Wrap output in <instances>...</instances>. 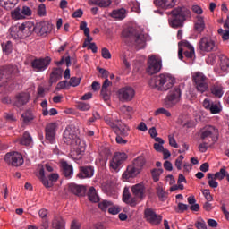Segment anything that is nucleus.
<instances>
[{
  "instance_id": "52",
  "label": "nucleus",
  "mask_w": 229,
  "mask_h": 229,
  "mask_svg": "<svg viewBox=\"0 0 229 229\" xmlns=\"http://www.w3.org/2000/svg\"><path fill=\"white\" fill-rule=\"evenodd\" d=\"M105 122L106 123V124L108 126H110V128H112L114 130V131H115L116 127H117V122H114V119L112 117H106L105 119Z\"/></svg>"
},
{
  "instance_id": "34",
  "label": "nucleus",
  "mask_w": 229,
  "mask_h": 229,
  "mask_svg": "<svg viewBox=\"0 0 229 229\" xmlns=\"http://www.w3.org/2000/svg\"><path fill=\"white\" fill-rule=\"evenodd\" d=\"M182 46L188 49L184 51V56H186V58H192L195 55L194 47L188 41H182Z\"/></svg>"
},
{
  "instance_id": "8",
  "label": "nucleus",
  "mask_w": 229,
  "mask_h": 229,
  "mask_svg": "<svg viewBox=\"0 0 229 229\" xmlns=\"http://www.w3.org/2000/svg\"><path fill=\"white\" fill-rule=\"evenodd\" d=\"M182 97V90L180 88H174V89L170 90L166 98H165V105L168 108L174 106L179 101L180 98Z\"/></svg>"
},
{
  "instance_id": "15",
  "label": "nucleus",
  "mask_w": 229,
  "mask_h": 229,
  "mask_svg": "<svg viewBox=\"0 0 229 229\" xmlns=\"http://www.w3.org/2000/svg\"><path fill=\"white\" fill-rule=\"evenodd\" d=\"M118 97L120 101H131L135 98V89L131 87H123L118 90Z\"/></svg>"
},
{
  "instance_id": "7",
  "label": "nucleus",
  "mask_w": 229,
  "mask_h": 229,
  "mask_svg": "<svg viewBox=\"0 0 229 229\" xmlns=\"http://www.w3.org/2000/svg\"><path fill=\"white\" fill-rule=\"evenodd\" d=\"M199 49L202 53H212L217 51V44L212 38L203 37L199 42Z\"/></svg>"
},
{
  "instance_id": "10",
  "label": "nucleus",
  "mask_w": 229,
  "mask_h": 229,
  "mask_svg": "<svg viewBox=\"0 0 229 229\" xmlns=\"http://www.w3.org/2000/svg\"><path fill=\"white\" fill-rule=\"evenodd\" d=\"M4 161L9 165H13V167H19L24 164V158L22 155L19 152H9L4 157Z\"/></svg>"
},
{
  "instance_id": "58",
  "label": "nucleus",
  "mask_w": 229,
  "mask_h": 229,
  "mask_svg": "<svg viewBox=\"0 0 229 229\" xmlns=\"http://www.w3.org/2000/svg\"><path fill=\"white\" fill-rule=\"evenodd\" d=\"M100 155L103 157V158H108V157L112 155V152H110V148H102L100 150Z\"/></svg>"
},
{
  "instance_id": "22",
  "label": "nucleus",
  "mask_w": 229,
  "mask_h": 229,
  "mask_svg": "<svg viewBox=\"0 0 229 229\" xmlns=\"http://www.w3.org/2000/svg\"><path fill=\"white\" fill-rule=\"evenodd\" d=\"M30 101V96L28 93H20L15 96L13 100V106H17V108H21V106H24Z\"/></svg>"
},
{
  "instance_id": "16",
  "label": "nucleus",
  "mask_w": 229,
  "mask_h": 229,
  "mask_svg": "<svg viewBox=\"0 0 229 229\" xmlns=\"http://www.w3.org/2000/svg\"><path fill=\"white\" fill-rule=\"evenodd\" d=\"M32 11L30 7L24 5L21 7H17L12 12L13 19L19 21L21 19H26V17L31 16Z\"/></svg>"
},
{
  "instance_id": "23",
  "label": "nucleus",
  "mask_w": 229,
  "mask_h": 229,
  "mask_svg": "<svg viewBox=\"0 0 229 229\" xmlns=\"http://www.w3.org/2000/svg\"><path fill=\"white\" fill-rule=\"evenodd\" d=\"M117 125L114 129V133L120 135L121 137H128L130 135V128L128 125L122 123L121 120H116Z\"/></svg>"
},
{
  "instance_id": "20",
  "label": "nucleus",
  "mask_w": 229,
  "mask_h": 229,
  "mask_svg": "<svg viewBox=\"0 0 229 229\" xmlns=\"http://www.w3.org/2000/svg\"><path fill=\"white\" fill-rule=\"evenodd\" d=\"M94 176V166H80L77 178L79 180H85L86 178H92Z\"/></svg>"
},
{
  "instance_id": "24",
  "label": "nucleus",
  "mask_w": 229,
  "mask_h": 229,
  "mask_svg": "<svg viewBox=\"0 0 229 229\" xmlns=\"http://www.w3.org/2000/svg\"><path fill=\"white\" fill-rule=\"evenodd\" d=\"M62 74H64V70L62 68H54L50 73L48 81L49 85H54L55 83H57L59 80H62Z\"/></svg>"
},
{
  "instance_id": "18",
  "label": "nucleus",
  "mask_w": 229,
  "mask_h": 229,
  "mask_svg": "<svg viewBox=\"0 0 229 229\" xmlns=\"http://www.w3.org/2000/svg\"><path fill=\"white\" fill-rule=\"evenodd\" d=\"M64 140L68 146H74L78 144L80 139L71 128H66L64 131Z\"/></svg>"
},
{
  "instance_id": "59",
  "label": "nucleus",
  "mask_w": 229,
  "mask_h": 229,
  "mask_svg": "<svg viewBox=\"0 0 229 229\" xmlns=\"http://www.w3.org/2000/svg\"><path fill=\"white\" fill-rule=\"evenodd\" d=\"M178 212L180 214H183V212H185L186 210H189V205L179 202L178 204Z\"/></svg>"
},
{
  "instance_id": "11",
  "label": "nucleus",
  "mask_w": 229,
  "mask_h": 229,
  "mask_svg": "<svg viewBox=\"0 0 229 229\" xmlns=\"http://www.w3.org/2000/svg\"><path fill=\"white\" fill-rule=\"evenodd\" d=\"M38 178L40 179V181L42 182L44 187H46V189H51V187H53V182H55L58 181V174H51L50 175H48V180L47 178H46V173L44 171V166H42L39 169V175Z\"/></svg>"
},
{
  "instance_id": "17",
  "label": "nucleus",
  "mask_w": 229,
  "mask_h": 229,
  "mask_svg": "<svg viewBox=\"0 0 229 229\" xmlns=\"http://www.w3.org/2000/svg\"><path fill=\"white\" fill-rule=\"evenodd\" d=\"M35 32V24L31 21L24 22L20 25L19 38H26Z\"/></svg>"
},
{
  "instance_id": "31",
  "label": "nucleus",
  "mask_w": 229,
  "mask_h": 229,
  "mask_svg": "<svg viewBox=\"0 0 229 229\" xmlns=\"http://www.w3.org/2000/svg\"><path fill=\"white\" fill-rule=\"evenodd\" d=\"M89 4L91 6H99L100 8H108L112 4V0H89Z\"/></svg>"
},
{
  "instance_id": "19",
  "label": "nucleus",
  "mask_w": 229,
  "mask_h": 229,
  "mask_svg": "<svg viewBox=\"0 0 229 229\" xmlns=\"http://www.w3.org/2000/svg\"><path fill=\"white\" fill-rule=\"evenodd\" d=\"M145 217L151 225H160L162 223V216L157 215L151 208L145 209Z\"/></svg>"
},
{
  "instance_id": "29",
  "label": "nucleus",
  "mask_w": 229,
  "mask_h": 229,
  "mask_svg": "<svg viewBox=\"0 0 229 229\" xmlns=\"http://www.w3.org/2000/svg\"><path fill=\"white\" fill-rule=\"evenodd\" d=\"M140 174V172L134 168L132 165H130L126 171L123 174L122 178H123V180H130V178H135V176Z\"/></svg>"
},
{
  "instance_id": "36",
  "label": "nucleus",
  "mask_w": 229,
  "mask_h": 229,
  "mask_svg": "<svg viewBox=\"0 0 229 229\" xmlns=\"http://www.w3.org/2000/svg\"><path fill=\"white\" fill-rule=\"evenodd\" d=\"M18 0H0V5L5 10H12L17 4Z\"/></svg>"
},
{
  "instance_id": "45",
  "label": "nucleus",
  "mask_w": 229,
  "mask_h": 229,
  "mask_svg": "<svg viewBox=\"0 0 229 229\" xmlns=\"http://www.w3.org/2000/svg\"><path fill=\"white\" fill-rule=\"evenodd\" d=\"M226 176V166H223L219 172L213 174V177L216 180H224Z\"/></svg>"
},
{
  "instance_id": "9",
  "label": "nucleus",
  "mask_w": 229,
  "mask_h": 229,
  "mask_svg": "<svg viewBox=\"0 0 229 229\" xmlns=\"http://www.w3.org/2000/svg\"><path fill=\"white\" fill-rule=\"evenodd\" d=\"M31 67L36 72H42L46 71L51 64V57L47 56L45 58H36L31 61Z\"/></svg>"
},
{
  "instance_id": "47",
  "label": "nucleus",
  "mask_w": 229,
  "mask_h": 229,
  "mask_svg": "<svg viewBox=\"0 0 229 229\" xmlns=\"http://www.w3.org/2000/svg\"><path fill=\"white\" fill-rule=\"evenodd\" d=\"M112 207V202L108 200H102L101 202L98 203V208L102 210V212H106L108 210V208Z\"/></svg>"
},
{
  "instance_id": "40",
  "label": "nucleus",
  "mask_w": 229,
  "mask_h": 229,
  "mask_svg": "<svg viewBox=\"0 0 229 229\" xmlns=\"http://www.w3.org/2000/svg\"><path fill=\"white\" fill-rule=\"evenodd\" d=\"M53 229H65V221L62 218H55L52 222Z\"/></svg>"
},
{
  "instance_id": "54",
  "label": "nucleus",
  "mask_w": 229,
  "mask_h": 229,
  "mask_svg": "<svg viewBox=\"0 0 229 229\" xmlns=\"http://www.w3.org/2000/svg\"><path fill=\"white\" fill-rule=\"evenodd\" d=\"M47 12H46V4H40L38 7V15L39 17H46Z\"/></svg>"
},
{
  "instance_id": "48",
  "label": "nucleus",
  "mask_w": 229,
  "mask_h": 229,
  "mask_svg": "<svg viewBox=\"0 0 229 229\" xmlns=\"http://www.w3.org/2000/svg\"><path fill=\"white\" fill-rule=\"evenodd\" d=\"M202 140L203 142L199 145V151H200V153H207L208 146H210V141H207L206 140Z\"/></svg>"
},
{
  "instance_id": "14",
  "label": "nucleus",
  "mask_w": 229,
  "mask_h": 229,
  "mask_svg": "<svg viewBox=\"0 0 229 229\" xmlns=\"http://www.w3.org/2000/svg\"><path fill=\"white\" fill-rule=\"evenodd\" d=\"M128 158V155L124 152H115L111 162H110V167L112 169H119V167L126 162Z\"/></svg>"
},
{
  "instance_id": "41",
  "label": "nucleus",
  "mask_w": 229,
  "mask_h": 229,
  "mask_svg": "<svg viewBox=\"0 0 229 229\" xmlns=\"http://www.w3.org/2000/svg\"><path fill=\"white\" fill-rule=\"evenodd\" d=\"M208 179V185L211 189H217L219 187V182H217L214 177V174H207Z\"/></svg>"
},
{
  "instance_id": "2",
  "label": "nucleus",
  "mask_w": 229,
  "mask_h": 229,
  "mask_svg": "<svg viewBox=\"0 0 229 229\" xmlns=\"http://www.w3.org/2000/svg\"><path fill=\"white\" fill-rule=\"evenodd\" d=\"M175 79L169 73H161L150 79L148 85L151 89L159 90L160 92H166L169 89H173Z\"/></svg>"
},
{
  "instance_id": "43",
  "label": "nucleus",
  "mask_w": 229,
  "mask_h": 229,
  "mask_svg": "<svg viewBox=\"0 0 229 229\" xmlns=\"http://www.w3.org/2000/svg\"><path fill=\"white\" fill-rule=\"evenodd\" d=\"M162 173H164V169L162 168H154L151 171V174H152V178L154 182H158V180H160V174H162Z\"/></svg>"
},
{
  "instance_id": "61",
  "label": "nucleus",
  "mask_w": 229,
  "mask_h": 229,
  "mask_svg": "<svg viewBox=\"0 0 229 229\" xmlns=\"http://www.w3.org/2000/svg\"><path fill=\"white\" fill-rule=\"evenodd\" d=\"M209 110L211 114H219L221 112V108H219V106L217 104H211V106L209 107Z\"/></svg>"
},
{
  "instance_id": "42",
  "label": "nucleus",
  "mask_w": 229,
  "mask_h": 229,
  "mask_svg": "<svg viewBox=\"0 0 229 229\" xmlns=\"http://www.w3.org/2000/svg\"><path fill=\"white\" fill-rule=\"evenodd\" d=\"M220 67H221V70L225 72L228 71L229 69V59L228 57L225 56V55H222L220 57Z\"/></svg>"
},
{
  "instance_id": "44",
  "label": "nucleus",
  "mask_w": 229,
  "mask_h": 229,
  "mask_svg": "<svg viewBox=\"0 0 229 229\" xmlns=\"http://www.w3.org/2000/svg\"><path fill=\"white\" fill-rule=\"evenodd\" d=\"M19 31H21V25H14L9 29L10 35L13 38H19Z\"/></svg>"
},
{
  "instance_id": "50",
  "label": "nucleus",
  "mask_w": 229,
  "mask_h": 229,
  "mask_svg": "<svg viewBox=\"0 0 229 229\" xmlns=\"http://www.w3.org/2000/svg\"><path fill=\"white\" fill-rule=\"evenodd\" d=\"M77 108L79 110H81V112H87V110H90V105H89L85 102H79L77 104Z\"/></svg>"
},
{
  "instance_id": "3",
  "label": "nucleus",
  "mask_w": 229,
  "mask_h": 229,
  "mask_svg": "<svg viewBox=\"0 0 229 229\" xmlns=\"http://www.w3.org/2000/svg\"><path fill=\"white\" fill-rule=\"evenodd\" d=\"M168 19L171 28H183L187 17L191 15V11L185 7H176L173 9Z\"/></svg>"
},
{
  "instance_id": "30",
  "label": "nucleus",
  "mask_w": 229,
  "mask_h": 229,
  "mask_svg": "<svg viewBox=\"0 0 229 229\" xmlns=\"http://www.w3.org/2000/svg\"><path fill=\"white\" fill-rule=\"evenodd\" d=\"M211 93L216 98H223V94H225V91L223 90V85L221 83L216 82L211 86Z\"/></svg>"
},
{
  "instance_id": "55",
  "label": "nucleus",
  "mask_w": 229,
  "mask_h": 229,
  "mask_svg": "<svg viewBox=\"0 0 229 229\" xmlns=\"http://www.w3.org/2000/svg\"><path fill=\"white\" fill-rule=\"evenodd\" d=\"M160 114H162L163 115H165L166 117H171V112L167 111L165 108L161 107L158 108L156 112H155V115H160Z\"/></svg>"
},
{
  "instance_id": "13",
  "label": "nucleus",
  "mask_w": 229,
  "mask_h": 229,
  "mask_svg": "<svg viewBox=\"0 0 229 229\" xmlns=\"http://www.w3.org/2000/svg\"><path fill=\"white\" fill-rule=\"evenodd\" d=\"M162 69V61L157 59L155 55H151L148 59V67L147 72L148 74H157V72H160Z\"/></svg>"
},
{
  "instance_id": "21",
  "label": "nucleus",
  "mask_w": 229,
  "mask_h": 229,
  "mask_svg": "<svg viewBox=\"0 0 229 229\" xmlns=\"http://www.w3.org/2000/svg\"><path fill=\"white\" fill-rule=\"evenodd\" d=\"M46 139L50 144H55V136L56 135V123H51L47 124L46 129Z\"/></svg>"
},
{
  "instance_id": "60",
  "label": "nucleus",
  "mask_w": 229,
  "mask_h": 229,
  "mask_svg": "<svg viewBox=\"0 0 229 229\" xmlns=\"http://www.w3.org/2000/svg\"><path fill=\"white\" fill-rule=\"evenodd\" d=\"M102 56L106 60H110L112 58V54H110V50H108L106 47L102 48Z\"/></svg>"
},
{
  "instance_id": "26",
  "label": "nucleus",
  "mask_w": 229,
  "mask_h": 229,
  "mask_svg": "<svg viewBox=\"0 0 229 229\" xmlns=\"http://www.w3.org/2000/svg\"><path fill=\"white\" fill-rule=\"evenodd\" d=\"M61 167L63 174L65 176V178H72V176H74V168L72 166V165H69L67 161L62 160Z\"/></svg>"
},
{
  "instance_id": "27",
  "label": "nucleus",
  "mask_w": 229,
  "mask_h": 229,
  "mask_svg": "<svg viewBox=\"0 0 229 229\" xmlns=\"http://www.w3.org/2000/svg\"><path fill=\"white\" fill-rule=\"evenodd\" d=\"M69 191L75 196H85V192H87V189L85 186L71 183L69 184Z\"/></svg>"
},
{
  "instance_id": "62",
  "label": "nucleus",
  "mask_w": 229,
  "mask_h": 229,
  "mask_svg": "<svg viewBox=\"0 0 229 229\" xmlns=\"http://www.w3.org/2000/svg\"><path fill=\"white\" fill-rule=\"evenodd\" d=\"M202 194L207 201H212V199H214V197H212V194H210V190H203Z\"/></svg>"
},
{
  "instance_id": "5",
  "label": "nucleus",
  "mask_w": 229,
  "mask_h": 229,
  "mask_svg": "<svg viewBox=\"0 0 229 229\" xmlns=\"http://www.w3.org/2000/svg\"><path fill=\"white\" fill-rule=\"evenodd\" d=\"M192 80L197 92L203 94L208 90V78L203 72H197L193 73Z\"/></svg>"
},
{
  "instance_id": "32",
  "label": "nucleus",
  "mask_w": 229,
  "mask_h": 229,
  "mask_svg": "<svg viewBox=\"0 0 229 229\" xmlns=\"http://www.w3.org/2000/svg\"><path fill=\"white\" fill-rule=\"evenodd\" d=\"M195 31L197 33H203L205 31V19L203 16H197V21L194 24Z\"/></svg>"
},
{
  "instance_id": "46",
  "label": "nucleus",
  "mask_w": 229,
  "mask_h": 229,
  "mask_svg": "<svg viewBox=\"0 0 229 229\" xmlns=\"http://www.w3.org/2000/svg\"><path fill=\"white\" fill-rule=\"evenodd\" d=\"M121 112L126 115V119H131V114H133V107L128 106H123L121 107Z\"/></svg>"
},
{
  "instance_id": "4",
  "label": "nucleus",
  "mask_w": 229,
  "mask_h": 229,
  "mask_svg": "<svg viewBox=\"0 0 229 229\" xmlns=\"http://www.w3.org/2000/svg\"><path fill=\"white\" fill-rule=\"evenodd\" d=\"M126 44L134 46L136 49H144L146 47V36L137 32L135 29H127L123 31Z\"/></svg>"
},
{
  "instance_id": "33",
  "label": "nucleus",
  "mask_w": 229,
  "mask_h": 229,
  "mask_svg": "<svg viewBox=\"0 0 229 229\" xmlns=\"http://www.w3.org/2000/svg\"><path fill=\"white\" fill-rule=\"evenodd\" d=\"M88 198L89 201L92 203H98L99 201V195H98V191H96L95 187H90L88 191Z\"/></svg>"
},
{
  "instance_id": "35",
  "label": "nucleus",
  "mask_w": 229,
  "mask_h": 229,
  "mask_svg": "<svg viewBox=\"0 0 229 229\" xmlns=\"http://www.w3.org/2000/svg\"><path fill=\"white\" fill-rule=\"evenodd\" d=\"M111 17H113V19H119L120 21H123V19L126 17V11L124 8L114 10Z\"/></svg>"
},
{
  "instance_id": "28",
  "label": "nucleus",
  "mask_w": 229,
  "mask_h": 229,
  "mask_svg": "<svg viewBox=\"0 0 229 229\" xmlns=\"http://www.w3.org/2000/svg\"><path fill=\"white\" fill-rule=\"evenodd\" d=\"M154 4L159 8H174L176 0H154Z\"/></svg>"
},
{
  "instance_id": "57",
  "label": "nucleus",
  "mask_w": 229,
  "mask_h": 229,
  "mask_svg": "<svg viewBox=\"0 0 229 229\" xmlns=\"http://www.w3.org/2000/svg\"><path fill=\"white\" fill-rule=\"evenodd\" d=\"M2 48L4 53H12V41H7L6 44H2Z\"/></svg>"
},
{
  "instance_id": "38",
  "label": "nucleus",
  "mask_w": 229,
  "mask_h": 229,
  "mask_svg": "<svg viewBox=\"0 0 229 229\" xmlns=\"http://www.w3.org/2000/svg\"><path fill=\"white\" fill-rule=\"evenodd\" d=\"M31 142H33V138H31V134H30V132L28 131H25L20 140V143L22 144V146H30Z\"/></svg>"
},
{
  "instance_id": "64",
  "label": "nucleus",
  "mask_w": 229,
  "mask_h": 229,
  "mask_svg": "<svg viewBox=\"0 0 229 229\" xmlns=\"http://www.w3.org/2000/svg\"><path fill=\"white\" fill-rule=\"evenodd\" d=\"M183 162V156L180 155L175 160V167L180 171L182 169V164Z\"/></svg>"
},
{
  "instance_id": "6",
  "label": "nucleus",
  "mask_w": 229,
  "mask_h": 229,
  "mask_svg": "<svg viewBox=\"0 0 229 229\" xmlns=\"http://www.w3.org/2000/svg\"><path fill=\"white\" fill-rule=\"evenodd\" d=\"M219 137V130L212 125H207L200 131L201 140H206L208 142H212L216 144Z\"/></svg>"
},
{
  "instance_id": "63",
  "label": "nucleus",
  "mask_w": 229,
  "mask_h": 229,
  "mask_svg": "<svg viewBox=\"0 0 229 229\" xmlns=\"http://www.w3.org/2000/svg\"><path fill=\"white\" fill-rule=\"evenodd\" d=\"M108 212H109V214L115 216V215L119 214V212H121V208H119V207H116V206H112V207H109Z\"/></svg>"
},
{
  "instance_id": "1",
  "label": "nucleus",
  "mask_w": 229,
  "mask_h": 229,
  "mask_svg": "<svg viewBox=\"0 0 229 229\" xmlns=\"http://www.w3.org/2000/svg\"><path fill=\"white\" fill-rule=\"evenodd\" d=\"M132 195L130 193V188L125 187L123 189V201L130 207H137L140 201L146 198V191H144V186L142 184H136L131 188Z\"/></svg>"
},
{
  "instance_id": "49",
  "label": "nucleus",
  "mask_w": 229,
  "mask_h": 229,
  "mask_svg": "<svg viewBox=\"0 0 229 229\" xmlns=\"http://www.w3.org/2000/svg\"><path fill=\"white\" fill-rule=\"evenodd\" d=\"M66 64L67 67H71V56H63L60 61L55 62V65H64Z\"/></svg>"
},
{
  "instance_id": "53",
  "label": "nucleus",
  "mask_w": 229,
  "mask_h": 229,
  "mask_svg": "<svg viewBox=\"0 0 229 229\" xmlns=\"http://www.w3.org/2000/svg\"><path fill=\"white\" fill-rule=\"evenodd\" d=\"M99 74H101V78H104L106 80H108V77L110 76V72L105 68H97Z\"/></svg>"
},
{
  "instance_id": "39",
  "label": "nucleus",
  "mask_w": 229,
  "mask_h": 229,
  "mask_svg": "<svg viewBox=\"0 0 229 229\" xmlns=\"http://www.w3.org/2000/svg\"><path fill=\"white\" fill-rule=\"evenodd\" d=\"M33 119H35V115H33V113H31V111H26L21 115V120L24 124H30Z\"/></svg>"
},
{
  "instance_id": "25",
  "label": "nucleus",
  "mask_w": 229,
  "mask_h": 229,
  "mask_svg": "<svg viewBox=\"0 0 229 229\" xmlns=\"http://www.w3.org/2000/svg\"><path fill=\"white\" fill-rule=\"evenodd\" d=\"M108 87H112V81H110L108 79H106L102 84V89L100 92L104 101L110 100V89H108Z\"/></svg>"
},
{
  "instance_id": "56",
  "label": "nucleus",
  "mask_w": 229,
  "mask_h": 229,
  "mask_svg": "<svg viewBox=\"0 0 229 229\" xmlns=\"http://www.w3.org/2000/svg\"><path fill=\"white\" fill-rule=\"evenodd\" d=\"M69 81H60L57 83V86H56V89L57 90H62L64 89H69Z\"/></svg>"
},
{
  "instance_id": "37",
  "label": "nucleus",
  "mask_w": 229,
  "mask_h": 229,
  "mask_svg": "<svg viewBox=\"0 0 229 229\" xmlns=\"http://www.w3.org/2000/svg\"><path fill=\"white\" fill-rule=\"evenodd\" d=\"M145 164H146V160L144 159V157H139L136 159H134L132 165L140 173Z\"/></svg>"
},
{
  "instance_id": "51",
  "label": "nucleus",
  "mask_w": 229,
  "mask_h": 229,
  "mask_svg": "<svg viewBox=\"0 0 229 229\" xmlns=\"http://www.w3.org/2000/svg\"><path fill=\"white\" fill-rule=\"evenodd\" d=\"M80 81H81V79L78 77H72L68 82V85L69 87H78V85H80Z\"/></svg>"
},
{
  "instance_id": "12",
  "label": "nucleus",
  "mask_w": 229,
  "mask_h": 229,
  "mask_svg": "<svg viewBox=\"0 0 229 229\" xmlns=\"http://www.w3.org/2000/svg\"><path fill=\"white\" fill-rule=\"evenodd\" d=\"M35 33L39 37H46L53 31V24L49 21H40L34 26Z\"/></svg>"
}]
</instances>
